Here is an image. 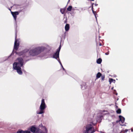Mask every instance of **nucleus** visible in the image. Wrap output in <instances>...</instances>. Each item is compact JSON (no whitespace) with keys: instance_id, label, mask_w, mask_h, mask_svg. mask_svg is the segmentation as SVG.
I'll list each match as a JSON object with an SVG mask.
<instances>
[{"instance_id":"obj_1","label":"nucleus","mask_w":133,"mask_h":133,"mask_svg":"<svg viewBox=\"0 0 133 133\" xmlns=\"http://www.w3.org/2000/svg\"><path fill=\"white\" fill-rule=\"evenodd\" d=\"M44 50V49L42 47H36L29 51V54L30 55L35 56L38 55Z\"/></svg>"},{"instance_id":"obj_2","label":"nucleus","mask_w":133,"mask_h":133,"mask_svg":"<svg viewBox=\"0 0 133 133\" xmlns=\"http://www.w3.org/2000/svg\"><path fill=\"white\" fill-rule=\"evenodd\" d=\"M46 107V106L45 102L44 99H42V100L41 103L39 108L40 111L37 112V113L38 114H41L44 113V110Z\"/></svg>"},{"instance_id":"obj_3","label":"nucleus","mask_w":133,"mask_h":133,"mask_svg":"<svg viewBox=\"0 0 133 133\" xmlns=\"http://www.w3.org/2000/svg\"><path fill=\"white\" fill-rule=\"evenodd\" d=\"M95 130L91 124H88L86 126L85 133H93Z\"/></svg>"},{"instance_id":"obj_4","label":"nucleus","mask_w":133,"mask_h":133,"mask_svg":"<svg viewBox=\"0 0 133 133\" xmlns=\"http://www.w3.org/2000/svg\"><path fill=\"white\" fill-rule=\"evenodd\" d=\"M18 63L15 62L13 64V68L14 69L16 70L17 73L20 75L22 74V72L21 70V66H18Z\"/></svg>"},{"instance_id":"obj_5","label":"nucleus","mask_w":133,"mask_h":133,"mask_svg":"<svg viewBox=\"0 0 133 133\" xmlns=\"http://www.w3.org/2000/svg\"><path fill=\"white\" fill-rule=\"evenodd\" d=\"M9 9L10 11H11V10L10 9ZM11 12L15 21H16L17 18V15H19V12L18 11H15L13 12L11 11Z\"/></svg>"},{"instance_id":"obj_6","label":"nucleus","mask_w":133,"mask_h":133,"mask_svg":"<svg viewBox=\"0 0 133 133\" xmlns=\"http://www.w3.org/2000/svg\"><path fill=\"white\" fill-rule=\"evenodd\" d=\"M17 60L18 61V62H17L18 63V64H20V66L22 67L23 63V59L21 57H19L17 58Z\"/></svg>"},{"instance_id":"obj_7","label":"nucleus","mask_w":133,"mask_h":133,"mask_svg":"<svg viewBox=\"0 0 133 133\" xmlns=\"http://www.w3.org/2000/svg\"><path fill=\"white\" fill-rule=\"evenodd\" d=\"M19 41H15L14 46V49L16 50H18V47L19 46Z\"/></svg>"},{"instance_id":"obj_8","label":"nucleus","mask_w":133,"mask_h":133,"mask_svg":"<svg viewBox=\"0 0 133 133\" xmlns=\"http://www.w3.org/2000/svg\"><path fill=\"white\" fill-rule=\"evenodd\" d=\"M59 52L56 51L53 55V57L57 59L58 58H59Z\"/></svg>"},{"instance_id":"obj_9","label":"nucleus","mask_w":133,"mask_h":133,"mask_svg":"<svg viewBox=\"0 0 133 133\" xmlns=\"http://www.w3.org/2000/svg\"><path fill=\"white\" fill-rule=\"evenodd\" d=\"M17 133H31V132L28 130L23 131L22 130H20L17 132Z\"/></svg>"},{"instance_id":"obj_10","label":"nucleus","mask_w":133,"mask_h":133,"mask_svg":"<svg viewBox=\"0 0 133 133\" xmlns=\"http://www.w3.org/2000/svg\"><path fill=\"white\" fill-rule=\"evenodd\" d=\"M119 121H121L122 123L123 124L124 122L125 118L121 115H119Z\"/></svg>"},{"instance_id":"obj_11","label":"nucleus","mask_w":133,"mask_h":133,"mask_svg":"<svg viewBox=\"0 0 133 133\" xmlns=\"http://www.w3.org/2000/svg\"><path fill=\"white\" fill-rule=\"evenodd\" d=\"M36 130V128L34 126H32L30 129L31 132L33 133L35 132Z\"/></svg>"},{"instance_id":"obj_12","label":"nucleus","mask_w":133,"mask_h":133,"mask_svg":"<svg viewBox=\"0 0 133 133\" xmlns=\"http://www.w3.org/2000/svg\"><path fill=\"white\" fill-rule=\"evenodd\" d=\"M65 30L66 31H68L69 29V25L68 24H66L65 27Z\"/></svg>"},{"instance_id":"obj_13","label":"nucleus","mask_w":133,"mask_h":133,"mask_svg":"<svg viewBox=\"0 0 133 133\" xmlns=\"http://www.w3.org/2000/svg\"><path fill=\"white\" fill-rule=\"evenodd\" d=\"M101 74L100 72H98L96 76V79L99 78L102 75Z\"/></svg>"},{"instance_id":"obj_14","label":"nucleus","mask_w":133,"mask_h":133,"mask_svg":"<svg viewBox=\"0 0 133 133\" xmlns=\"http://www.w3.org/2000/svg\"><path fill=\"white\" fill-rule=\"evenodd\" d=\"M60 11L62 14H64L65 12V8L61 9H60Z\"/></svg>"},{"instance_id":"obj_15","label":"nucleus","mask_w":133,"mask_h":133,"mask_svg":"<svg viewBox=\"0 0 133 133\" xmlns=\"http://www.w3.org/2000/svg\"><path fill=\"white\" fill-rule=\"evenodd\" d=\"M102 61V59L101 58H99L98 59L97 61V63L98 64H100Z\"/></svg>"},{"instance_id":"obj_16","label":"nucleus","mask_w":133,"mask_h":133,"mask_svg":"<svg viewBox=\"0 0 133 133\" xmlns=\"http://www.w3.org/2000/svg\"><path fill=\"white\" fill-rule=\"evenodd\" d=\"M72 7L71 6H69V7L67 8V10L68 11H71L72 9Z\"/></svg>"},{"instance_id":"obj_17","label":"nucleus","mask_w":133,"mask_h":133,"mask_svg":"<svg viewBox=\"0 0 133 133\" xmlns=\"http://www.w3.org/2000/svg\"><path fill=\"white\" fill-rule=\"evenodd\" d=\"M17 31H16L15 32V40H16V41H19V39H17Z\"/></svg>"},{"instance_id":"obj_18","label":"nucleus","mask_w":133,"mask_h":133,"mask_svg":"<svg viewBox=\"0 0 133 133\" xmlns=\"http://www.w3.org/2000/svg\"><path fill=\"white\" fill-rule=\"evenodd\" d=\"M116 112L117 114H120L121 113V110L120 109H118L117 111Z\"/></svg>"},{"instance_id":"obj_19","label":"nucleus","mask_w":133,"mask_h":133,"mask_svg":"<svg viewBox=\"0 0 133 133\" xmlns=\"http://www.w3.org/2000/svg\"><path fill=\"white\" fill-rule=\"evenodd\" d=\"M114 81H115V80H114L112 78H110L109 79V82H110V83H111L113 82Z\"/></svg>"},{"instance_id":"obj_20","label":"nucleus","mask_w":133,"mask_h":133,"mask_svg":"<svg viewBox=\"0 0 133 133\" xmlns=\"http://www.w3.org/2000/svg\"><path fill=\"white\" fill-rule=\"evenodd\" d=\"M61 45H60L59 47L58 48V49H57L56 51L59 52L60 50L61 49Z\"/></svg>"},{"instance_id":"obj_21","label":"nucleus","mask_w":133,"mask_h":133,"mask_svg":"<svg viewBox=\"0 0 133 133\" xmlns=\"http://www.w3.org/2000/svg\"><path fill=\"white\" fill-rule=\"evenodd\" d=\"M101 80L102 81H104V79L105 78V75H101Z\"/></svg>"},{"instance_id":"obj_22","label":"nucleus","mask_w":133,"mask_h":133,"mask_svg":"<svg viewBox=\"0 0 133 133\" xmlns=\"http://www.w3.org/2000/svg\"><path fill=\"white\" fill-rule=\"evenodd\" d=\"M92 12L94 15L95 16V17L96 18V11H94L93 10Z\"/></svg>"},{"instance_id":"obj_23","label":"nucleus","mask_w":133,"mask_h":133,"mask_svg":"<svg viewBox=\"0 0 133 133\" xmlns=\"http://www.w3.org/2000/svg\"><path fill=\"white\" fill-rule=\"evenodd\" d=\"M94 4V3H93L92 4V8H91V9H92V11H93V10H93V5Z\"/></svg>"},{"instance_id":"obj_24","label":"nucleus","mask_w":133,"mask_h":133,"mask_svg":"<svg viewBox=\"0 0 133 133\" xmlns=\"http://www.w3.org/2000/svg\"><path fill=\"white\" fill-rule=\"evenodd\" d=\"M128 129H125V130L124 131V133H125V132H127L128 131Z\"/></svg>"},{"instance_id":"obj_25","label":"nucleus","mask_w":133,"mask_h":133,"mask_svg":"<svg viewBox=\"0 0 133 133\" xmlns=\"http://www.w3.org/2000/svg\"><path fill=\"white\" fill-rule=\"evenodd\" d=\"M109 51H108V52H106L105 53V54L106 55H109Z\"/></svg>"},{"instance_id":"obj_26","label":"nucleus","mask_w":133,"mask_h":133,"mask_svg":"<svg viewBox=\"0 0 133 133\" xmlns=\"http://www.w3.org/2000/svg\"><path fill=\"white\" fill-rule=\"evenodd\" d=\"M45 132H44V133H46L47 132V129H46V128H45Z\"/></svg>"},{"instance_id":"obj_27","label":"nucleus","mask_w":133,"mask_h":133,"mask_svg":"<svg viewBox=\"0 0 133 133\" xmlns=\"http://www.w3.org/2000/svg\"><path fill=\"white\" fill-rule=\"evenodd\" d=\"M61 65H62V68H63V69L64 70H65V69H64L63 68V66H62V64H61Z\"/></svg>"},{"instance_id":"obj_28","label":"nucleus","mask_w":133,"mask_h":133,"mask_svg":"<svg viewBox=\"0 0 133 133\" xmlns=\"http://www.w3.org/2000/svg\"><path fill=\"white\" fill-rule=\"evenodd\" d=\"M102 45H101V43H100L99 44V46H101Z\"/></svg>"},{"instance_id":"obj_29","label":"nucleus","mask_w":133,"mask_h":133,"mask_svg":"<svg viewBox=\"0 0 133 133\" xmlns=\"http://www.w3.org/2000/svg\"><path fill=\"white\" fill-rule=\"evenodd\" d=\"M70 1V0H69L68 3H69V2Z\"/></svg>"},{"instance_id":"obj_30","label":"nucleus","mask_w":133,"mask_h":133,"mask_svg":"<svg viewBox=\"0 0 133 133\" xmlns=\"http://www.w3.org/2000/svg\"><path fill=\"white\" fill-rule=\"evenodd\" d=\"M97 5H98V4H95V5H96V6H97Z\"/></svg>"},{"instance_id":"obj_31","label":"nucleus","mask_w":133,"mask_h":133,"mask_svg":"<svg viewBox=\"0 0 133 133\" xmlns=\"http://www.w3.org/2000/svg\"><path fill=\"white\" fill-rule=\"evenodd\" d=\"M118 122V121H117V122Z\"/></svg>"}]
</instances>
